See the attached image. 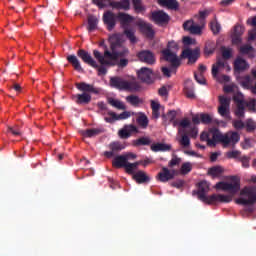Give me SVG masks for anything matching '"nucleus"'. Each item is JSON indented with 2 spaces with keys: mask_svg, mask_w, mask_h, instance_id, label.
<instances>
[{
  "mask_svg": "<svg viewBox=\"0 0 256 256\" xmlns=\"http://www.w3.org/2000/svg\"><path fill=\"white\" fill-rule=\"evenodd\" d=\"M200 140L207 142L209 147H216L217 142L222 143L223 147H228L229 145L235 146L240 140V135L236 131H230L226 134L214 131L212 139H210L209 133L204 131L200 134Z\"/></svg>",
  "mask_w": 256,
  "mask_h": 256,
  "instance_id": "1",
  "label": "nucleus"
},
{
  "mask_svg": "<svg viewBox=\"0 0 256 256\" xmlns=\"http://www.w3.org/2000/svg\"><path fill=\"white\" fill-rule=\"evenodd\" d=\"M197 188L198 190L196 193L198 200H201L208 205H216L217 203H230L233 201L232 195L212 194L207 196V193L209 192V183L206 180L200 181V183L197 184Z\"/></svg>",
  "mask_w": 256,
  "mask_h": 256,
  "instance_id": "2",
  "label": "nucleus"
},
{
  "mask_svg": "<svg viewBox=\"0 0 256 256\" xmlns=\"http://www.w3.org/2000/svg\"><path fill=\"white\" fill-rule=\"evenodd\" d=\"M111 52L109 50H105L104 54L106 59H111L116 61L117 59L126 57L129 55V49L122 47V35L121 34H113L109 38Z\"/></svg>",
  "mask_w": 256,
  "mask_h": 256,
  "instance_id": "3",
  "label": "nucleus"
},
{
  "mask_svg": "<svg viewBox=\"0 0 256 256\" xmlns=\"http://www.w3.org/2000/svg\"><path fill=\"white\" fill-rule=\"evenodd\" d=\"M76 89L83 92L81 94L74 95L75 103L78 105H88L92 100L90 93L99 95L101 92L100 88H96L93 84H87L86 82L76 83Z\"/></svg>",
  "mask_w": 256,
  "mask_h": 256,
  "instance_id": "4",
  "label": "nucleus"
},
{
  "mask_svg": "<svg viewBox=\"0 0 256 256\" xmlns=\"http://www.w3.org/2000/svg\"><path fill=\"white\" fill-rule=\"evenodd\" d=\"M109 83H110V87H113L114 89L120 90V91L135 93L140 90V85L138 81H135V80L127 81L118 76L110 78Z\"/></svg>",
  "mask_w": 256,
  "mask_h": 256,
  "instance_id": "5",
  "label": "nucleus"
},
{
  "mask_svg": "<svg viewBox=\"0 0 256 256\" xmlns=\"http://www.w3.org/2000/svg\"><path fill=\"white\" fill-rule=\"evenodd\" d=\"M118 21L120 22V26L124 30L123 34L126 35L128 40H130V43L136 44L138 42V39L135 36V31L133 29L128 28L129 24H131L134 21L133 16L123 12H119Z\"/></svg>",
  "mask_w": 256,
  "mask_h": 256,
  "instance_id": "6",
  "label": "nucleus"
},
{
  "mask_svg": "<svg viewBox=\"0 0 256 256\" xmlns=\"http://www.w3.org/2000/svg\"><path fill=\"white\" fill-rule=\"evenodd\" d=\"M93 56L96 58L98 63H100L102 66H107V67H115L118 66L119 68L123 69L129 65V59L127 58H120L118 61V58L116 60H113L111 58L105 57V54L103 55L100 53V51L94 50L93 51Z\"/></svg>",
  "mask_w": 256,
  "mask_h": 256,
  "instance_id": "7",
  "label": "nucleus"
},
{
  "mask_svg": "<svg viewBox=\"0 0 256 256\" xmlns=\"http://www.w3.org/2000/svg\"><path fill=\"white\" fill-rule=\"evenodd\" d=\"M241 196L248 197L246 198H238L236 199V204L243 205V206H249L256 203V188L255 187H249L244 188L240 192Z\"/></svg>",
  "mask_w": 256,
  "mask_h": 256,
  "instance_id": "8",
  "label": "nucleus"
},
{
  "mask_svg": "<svg viewBox=\"0 0 256 256\" xmlns=\"http://www.w3.org/2000/svg\"><path fill=\"white\" fill-rule=\"evenodd\" d=\"M137 77L142 83L151 85L156 81V74L151 68L143 67L137 71Z\"/></svg>",
  "mask_w": 256,
  "mask_h": 256,
  "instance_id": "9",
  "label": "nucleus"
},
{
  "mask_svg": "<svg viewBox=\"0 0 256 256\" xmlns=\"http://www.w3.org/2000/svg\"><path fill=\"white\" fill-rule=\"evenodd\" d=\"M232 181H234V183H227V182L221 181V182L215 184V189L228 191L232 195H234V194L238 193V191L240 190V182L235 177L232 178Z\"/></svg>",
  "mask_w": 256,
  "mask_h": 256,
  "instance_id": "10",
  "label": "nucleus"
},
{
  "mask_svg": "<svg viewBox=\"0 0 256 256\" xmlns=\"http://www.w3.org/2000/svg\"><path fill=\"white\" fill-rule=\"evenodd\" d=\"M162 56L165 61L170 63L172 69H178L181 67V58H178L177 54L169 49L162 50Z\"/></svg>",
  "mask_w": 256,
  "mask_h": 256,
  "instance_id": "11",
  "label": "nucleus"
},
{
  "mask_svg": "<svg viewBox=\"0 0 256 256\" xmlns=\"http://www.w3.org/2000/svg\"><path fill=\"white\" fill-rule=\"evenodd\" d=\"M252 76H245L241 81V86L250 90L253 94H256V69H252Z\"/></svg>",
  "mask_w": 256,
  "mask_h": 256,
  "instance_id": "12",
  "label": "nucleus"
},
{
  "mask_svg": "<svg viewBox=\"0 0 256 256\" xmlns=\"http://www.w3.org/2000/svg\"><path fill=\"white\" fill-rule=\"evenodd\" d=\"M150 19L158 26H164L169 24L170 17L164 11H153Z\"/></svg>",
  "mask_w": 256,
  "mask_h": 256,
  "instance_id": "13",
  "label": "nucleus"
},
{
  "mask_svg": "<svg viewBox=\"0 0 256 256\" xmlns=\"http://www.w3.org/2000/svg\"><path fill=\"white\" fill-rule=\"evenodd\" d=\"M118 19V14H114L111 11H106L104 15L102 16V21H104V24L107 27V31H113V29L116 27Z\"/></svg>",
  "mask_w": 256,
  "mask_h": 256,
  "instance_id": "14",
  "label": "nucleus"
},
{
  "mask_svg": "<svg viewBox=\"0 0 256 256\" xmlns=\"http://www.w3.org/2000/svg\"><path fill=\"white\" fill-rule=\"evenodd\" d=\"M137 58L141 63H146L150 66L156 63L155 54L149 50H142L141 52L137 53Z\"/></svg>",
  "mask_w": 256,
  "mask_h": 256,
  "instance_id": "15",
  "label": "nucleus"
},
{
  "mask_svg": "<svg viewBox=\"0 0 256 256\" xmlns=\"http://www.w3.org/2000/svg\"><path fill=\"white\" fill-rule=\"evenodd\" d=\"M77 55L81 59V61H83L88 66L93 68H99V64H97V62L92 58L91 54L88 51L84 49H79Z\"/></svg>",
  "mask_w": 256,
  "mask_h": 256,
  "instance_id": "16",
  "label": "nucleus"
},
{
  "mask_svg": "<svg viewBox=\"0 0 256 256\" xmlns=\"http://www.w3.org/2000/svg\"><path fill=\"white\" fill-rule=\"evenodd\" d=\"M133 133H139L138 128L134 124L125 125L123 129L118 131L120 139L123 140L129 139Z\"/></svg>",
  "mask_w": 256,
  "mask_h": 256,
  "instance_id": "17",
  "label": "nucleus"
},
{
  "mask_svg": "<svg viewBox=\"0 0 256 256\" xmlns=\"http://www.w3.org/2000/svg\"><path fill=\"white\" fill-rule=\"evenodd\" d=\"M175 177V170H169L168 168L163 167L161 172L158 173L157 179L161 183H167L170 180H173Z\"/></svg>",
  "mask_w": 256,
  "mask_h": 256,
  "instance_id": "18",
  "label": "nucleus"
},
{
  "mask_svg": "<svg viewBox=\"0 0 256 256\" xmlns=\"http://www.w3.org/2000/svg\"><path fill=\"white\" fill-rule=\"evenodd\" d=\"M137 27H139L141 33L144 34L146 38L153 39L155 37V31H153L151 24L139 21L137 22Z\"/></svg>",
  "mask_w": 256,
  "mask_h": 256,
  "instance_id": "19",
  "label": "nucleus"
},
{
  "mask_svg": "<svg viewBox=\"0 0 256 256\" xmlns=\"http://www.w3.org/2000/svg\"><path fill=\"white\" fill-rule=\"evenodd\" d=\"M109 149L111 151H105L104 152V156L107 159H110V158L114 157V153H118V152L124 150L125 146L123 144H121V142H119V141H114V142H111L109 144Z\"/></svg>",
  "mask_w": 256,
  "mask_h": 256,
  "instance_id": "20",
  "label": "nucleus"
},
{
  "mask_svg": "<svg viewBox=\"0 0 256 256\" xmlns=\"http://www.w3.org/2000/svg\"><path fill=\"white\" fill-rule=\"evenodd\" d=\"M182 57L188 59L189 63H196L197 59H199V51L187 48L182 51Z\"/></svg>",
  "mask_w": 256,
  "mask_h": 256,
  "instance_id": "21",
  "label": "nucleus"
},
{
  "mask_svg": "<svg viewBox=\"0 0 256 256\" xmlns=\"http://www.w3.org/2000/svg\"><path fill=\"white\" fill-rule=\"evenodd\" d=\"M132 179L135 180L137 184L149 183L151 181V178H149L147 173H145L143 170H139L133 174Z\"/></svg>",
  "mask_w": 256,
  "mask_h": 256,
  "instance_id": "22",
  "label": "nucleus"
},
{
  "mask_svg": "<svg viewBox=\"0 0 256 256\" xmlns=\"http://www.w3.org/2000/svg\"><path fill=\"white\" fill-rule=\"evenodd\" d=\"M66 60L71 64L72 67H74L75 71H78L79 73L84 72L82 65L80 64V61L76 55L70 54L67 56Z\"/></svg>",
  "mask_w": 256,
  "mask_h": 256,
  "instance_id": "23",
  "label": "nucleus"
},
{
  "mask_svg": "<svg viewBox=\"0 0 256 256\" xmlns=\"http://www.w3.org/2000/svg\"><path fill=\"white\" fill-rule=\"evenodd\" d=\"M158 4L162 7H167L169 10L177 11L179 9L177 0H158Z\"/></svg>",
  "mask_w": 256,
  "mask_h": 256,
  "instance_id": "24",
  "label": "nucleus"
},
{
  "mask_svg": "<svg viewBox=\"0 0 256 256\" xmlns=\"http://www.w3.org/2000/svg\"><path fill=\"white\" fill-rule=\"evenodd\" d=\"M239 52L243 55H248L250 59L256 57V50L249 44H245L240 47Z\"/></svg>",
  "mask_w": 256,
  "mask_h": 256,
  "instance_id": "25",
  "label": "nucleus"
},
{
  "mask_svg": "<svg viewBox=\"0 0 256 256\" xmlns=\"http://www.w3.org/2000/svg\"><path fill=\"white\" fill-rule=\"evenodd\" d=\"M248 68L247 61L243 58H236L234 61V70L237 72L246 71Z\"/></svg>",
  "mask_w": 256,
  "mask_h": 256,
  "instance_id": "26",
  "label": "nucleus"
},
{
  "mask_svg": "<svg viewBox=\"0 0 256 256\" xmlns=\"http://www.w3.org/2000/svg\"><path fill=\"white\" fill-rule=\"evenodd\" d=\"M128 163H129V160L127 159V157L125 155H119L114 158L113 167L118 168V169L123 168V166H125Z\"/></svg>",
  "mask_w": 256,
  "mask_h": 256,
  "instance_id": "27",
  "label": "nucleus"
},
{
  "mask_svg": "<svg viewBox=\"0 0 256 256\" xmlns=\"http://www.w3.org/2000/svg\"><path fill=\"white\" fill-rule=\"evenodd\" d=\"M150 150H152L155 153L168 152L171 150V145L163 143L152 144V146H150Z\"/></svg>",
  "mask_w": 256,
  "mask_h": 256,
  "instance_id": "28",
  "label": "nucleus"
},
{
  "mask_svg": "<svg viewBox=\"0 0 256 256\" xmlns=\"http://www.w3.org/2000/svg\"><path fill=\"white\" fill-rule=\"evenodd\" d=\"M111 7L118 10L129 11L130 10V0H122V2H111Z\"/></svg>",
  "mask_w": 256,
  "mask_h": 256,
  "instance_id": "29",
  "label": "nucleus"
},
{
  "mask_svg": "<svg viewBox=\"0 0 256 256\" xmlns=\"http://www.w3.org/2000/svg\"><path fill=\"white\" fill-rule=\"evenodd\" d=\"M101 133H104L103 128H92V129H87L83 131L82 135L84 137L92 138V137L99 136Z\"/></svg>",
  "mask_w": 256,
  "mask_h": 256,
  "instance_id": "30",
  "label": "nucleus"
},
{
  "mask_svg": "<svg viewBox=\"0 0 256 256\" xmlns=\"http://www.w3.org/2000/svg\"><path fill=\"white\" fill-rule=\"evenodd\" d=\"M142 164V161H137L135 163H127L125 165L122 166V168L126 169V173L133 175L135 174V170L138 169L139 165Z\"/></svg>",
  "mask_w": 256,
  "mask_h": 256,
  "instance_id": "31",
  "label": "nucleus"
},
{
  "mask_svg": "<svg viewBox=\"0 0 256 256\" xmlns=\"http://www.w3.org/2000/svg\"><path fill=\"white\" fill-rule=\"evenodd\" d=\"M184 94H186V97L189 99H194V84L191 81L186 82V86L184 87Z\"/></svg>",
  "mask_w": 256,
  "mask_h": 256,
  "instance_id": "32",
  "label": "nucleus"
},
{
  "mask_svg": "<svg viewBox=\"0 0 256 256\" xmlns=\"http://www.w3.org/2000/svg\"><path fill=\"white\" fill-rule=\"evenodd\" d=\"M151 143H152V141H151V138H149V137H141L137 140L132 141V144L135 147L149 146V145H151Z\"/></svg>",
  "mask_w": 256,
  "mask_h": 256,
  "instance_id": "33",
  "label": "nucleus"
},
{
  "mask_svg": "<svg viewBox=\"0 0 256 256\" xmlns=\"http://www.w3.org/2000/svg\"><path fill=\"white\" fill-rule=\"evenodd\" d=\"M136 122H137V124H139V126L142 129H147V127L149 125V120L147 118V115H145L144 113H140L139 116H137Z\"/></svg>",
  "mask_w": 256,
  "mask_h": 256,
  "instance_id": "34",
  "label": "nucleus"
},
{
  "mask_svg": "<svg viewBox=\"0 0 256 256\" xmlns=\"http://www.w3.org/2000/svg\"><path fill=\"white\" fill-rule=\"evenodd\" d=\"M126 102L130 103L131 106H133V107H137L143 103L142 99H140L138 96H136L134 94L128 95L126 97Z\"/></svg>",
  "mask_w": 256,
  "mask_h": 256,
  "instance_id": "35",
  "label": "nucleus"
},
{
  "mask_svg": "<svg viewBox=\"0 0 256 256\" xmlns=\"http://www.w3.org/2000/svg\"><path fill=\"white\" fill-rule=\"evenodd\" d=\"M218 113L226 120H231L230 116V106H219Z\"/></svg>",
  "mask_w": 256,
  "mask_h": 256,
  "instance_id": "36",
  "label": "nucleus"
},
{
  "mask_svg": "<svg viewBox=\"0 0 256 256\" xmlns=\"http://www.w3.org/2000/svg\"><path fill=\"white\" fill-rule=\"evenodd\" d=\"M98 23H99V20L95 16H89L88 17V31L89 32L95 31Z\"/></svg>",
  "mask_w": 256,
  "mask_h": 256,
  "instance_id": "37",
  "label": "nucleus"
},
{
  "mask_svg": "<svg viewBox=\"0 0 256 256\" xmlns=\"http://www.w3.org/2000/svg\"><path fill=\"white\" fill-rule=\"evenodd\" d=\"M109 104L118 110H126V105L123 104L122 101H119V100H116L113 98H109Z\"/></svg>",
  "mask_w": 256,
  "mask_h": 256,
  "instance_id": "38",
  "label": "nucleus"
},
{
  "mask_svg": "<svg viewBox=\"0 0 256 256\" xmlns=\"http://www.w3.org/2000/svg\"><path fill=\"white\" fill-rule=\"evenodd\" d=\"M132 5L136 13H142L143 11H145V7L142 4V0H132Z\"/></svg>",
  "mask_w": 256,
  "mask_h": 256,
  "instance_id": "39",
  "label": "nucleus"
},
{
  "mask_svg": "<svg viewBox=\"0 0 256 256\" xmlns=\"http://www.w3.org/2000/svg\"><path fill=\"white\" fill-rule=\"evenodd\" d=\"M210 30H212L214 35H218L221 32V24L217 20L210 22Z\"/></svg>",
  "mask_w": 256,
  "mask_h": 256,
  "instance_id": "40",
  "label": "nucleus"
},
{
  "mask_svg": "<svg viewBox=\"0 0 256 256\" xmlns=\"http://www.w3.org/2000/svg\"><path fill=\"white\" fill-rule=\"evenodd\" d=\"M221 67L222 68L225 67V62L222 61V60H218L217 63L214 64L213 67H212V76L213 77H217L218 69L221 68Z\"/></svg>",
  "mask_w": 256,
  "mask_h": 256,
  "instance_id": "41",
  "label": "nucleus"
},
{
  "mask_svg": "<svg viewBox=\"0 0 256 256\" xmlns=\"http://www.w3.org/2000/svg\"><path fill=\"white\" fill-rule=\"evenodd\" d=\"M222 57L224 60H229L233 54V49L226 48L225 46L221 47Z\"/></svg>",
  "mask_w": 256,
  "mask_h": 256,
  "instance_id": "42",
  "label": "nucleus"
},
{
  "mask_svg": "<svg viewBox=\"0 0 256 256\" xmlns=\"http://www.w3.org/2000/svg\"><path fill=\"white\" fill-rule=\"evenodd\" d=\"M211 14V10H204V11H199L198 15L196 16L198 20H200V24H204L205 19Z\"/></svg>",
  "mask_w": 256,
  "mask_h": 256,
  "instance_id": "43",
  "label": "nucleus"
},
{
  "mask_svg": "<svg viewBox=\"0 0 256 256\" xmlns=\"http://www.w3.org/2000/svg\"><path fill=\"white\" fill-rule=\"evenodd\" d=\"M192 171V164L190 162H186L182 164V167L180 168V173L182 175H187Z\"/></svg>",
  "mask_w": 256,
  "mask_h": 256,
  "instance_id": "44",
  "label": "nucleus"
},
{
  "mask_svg": "<svg viewBox=\"0 0 256 256\" xmlns=\"http://www.w3.org/2000/svg\"><path fill=\"white\" fill-rule=\"evenodd\" d=\"M236 105H246V101H244V97L242 93H236L232 98Z\"/></svg>",
  "mask_w": 256,
  "mask_h": 256,
  "instance_id": "45",
  "label": "nucleus"
},
{
  "mask_svg": "<svg viewBox=\"0 0 256 256\" xmlns=\"http://www.w3.org/2000/svg\"><path fill=\"white\" fill-rule=\"evenodd\" d=\"M203 30V27L200 25H195L192 28H190L189 30H186L187 32H189V34L192 35H201Z\"/></svg>",
  "mask_w": 256,
  "mask_h": 256,
  "instance_id": "46",
  "label": "nucleus"
},
{
  "mask_svg": "<svg viewBox=\"0 0 256 256\" xmlns=\"http://www.w3.org/2000/svg\"><path fill=\"white\" fill-rule=\"evenodd\" d=\"M245 104L236 105L235 116L238 118H244Z\"/></svg>",
  "mask_w": 256,
  "mask_h": 256,
  "instance_id": "47",
  "label": "nucleus"
},
{
  "mask_svg": "<svg viewBox=\"0 0 256 256\" xmlns=\"http://www.w3.org/2000/svg\"><path fill=\"white\" fill-rule=\"evenodd\" d=\"M181 158H178L177 156L172 157V159L168 162V167L174 168L181 164Z\"/></svg>",
  "mask_w": 256,
  "mask_h": 256,
  "instance_id": "48",
  "label": "nucleus"
},
{
  "mask_svg": "<svg viewBox=\"0 0 256 256\" xmlns=\"http://www.w3.org/2000/svg\"><path fill=\"white\" fill-rule=\"evenodd\" d=\"M208 173L209 175L213 176V177H218L221 175L222 173V168L221 167H213V168H210L208 170Z\"/></svg>",
  "mask_w": 256,
  "mask_h": 256,
  "instance_id": "49",
  "label": "nucleus"
},
{
  "mask_svg": "<svg viewBox=\"0 0 256 256\" xmlns=\"http://www.w3.org/2000/svg\"><path fill=\"white\" fill-rule=\"evenodd\" d=\"M201 123L208 125L212 123V117L209 114H201L200 115Z\"/></svg>",
  "mask_w": 256,
  "mask_h": 256,
  "instance_id": "50",
  "label": "nucleus"
},
{
  "mask_svg": "<svg viewBox=\"0 0 256 256\" xmlns=\"http://www.w3.org/2000/svg\"><path fill=\"white\" fill-rule=\"evenodd\" d=\"M177 70V68H168V67H162L161 68V71H162V73H163V76H165V77H171V73H175V71Z\"/></svg>",
  "mask_w": 256,
  "mask_h": 256,
  "instance_id": "51",
  "label": "nucleus"
},
{
  "mask_svg": "<svg viewBox=\"0 0 256 256\" xmlns=\"http://www.w3.org/2000/svg\"><path fill=\"white\" fill-rule=\"evenodd\" d=\"M232 126L236 130H243L244 127H246V125L244 124V122L242 120H234V121H232Z\"/></svg>",
  "mask_w": 256,
  "mask_h": 256,
  "instance_id": "52",
  "label": "nucleus"
},
{
  "mask_svg": "<svg viewBox=\"0 0 256 256\" xmlns=\"http://www.w3.org/2000/svg\"><path fill=\"white\" fill-rule=\"evenodd\" d=\"M219 107H230V99L225 96H219Z\"/></svg>",
  "mask_w": 256,
  "mask_h": 256,
  "instance_id": "53",
  "label": "nucleus"
},
{
  "mask_svg": "<svg viewBox=\"0 0 256 256\" xmlns=\"http://www.w3.org/2000/svg\"><path fill=\"white\" fill-rule=\"evenodd\" d=\"M108 114H109L110 117H105V122L106 123H114V122L119 120V119H117L116 112H109Z\"/></svg>",
  "mask_w": 256,
  "mask_h": 256,
  "instance_id": "54",
  "label": "nucleus"
},
{
  "mask_svg": "<svg viewBox=\"0 0 256 256\" xmlns=\"http://www.w3.org/2000/svg\"><path fill=\"white\" fill-rule=\"evenodd\" d=\"M131 117L130 111H123L121 114H116V120H127Z\"/></svg>",
  "mask_w": 256,
  "mask_h": 256,
  "instance_id": "55",
  "label": "nucleus"
},
{
  "mask_svg": "<svg viewBox=\"0 0 256 256\" xmlns=\"http://www.w3.org/2000/svg\"><path fill=\"white\" fill-rule=\"evenodd\" d=\"M244 34V27L242 25H236L234 27V33L232 36H242Z\"/></svg>",
  "mask_w": 256,
  "mask_h": 256,
  "instance_id": "56",
  "label": "nucleus"
},
{
  "mask_svg": "<svg viewBox=\"0 0 256 256\" xmlns=\"http://www.w3.org/2000/svg\"><path fill=\"white\" fill-rule=\"evenodd\" d=\"M195 26H197V24H195L194 20L191 19V20H187L184 22L183 29H184V31H187Z\"/></svg>",
  "mask_w": 256,
  "mask_h": 256,
  "instance_id": "57",
  "label": "nucleus"
},
{
  "mask_svg": "<svg viewBox=\"0 0 256 256\" xmlns=\"http://www.w3.org/2000/svg\"><path fill=\"white\" fill-rule=\"evenodd\" d=\"M180 144L183 147H189L190 146V138L187 136V134L182 135V139H180Z\"/></svg>",
  "mask_w": 256,
  "mask_h": 256,
  "instance_id": "58",
  "label": "nucleus"
},
{
  "mask_svg": "<svg viewBox=\"0 0 256 256\" xmlns=\"http://www.w3.org/2000/svg\"><path fill=\"white\" fill-rule=\"evenodd\" d=\"M247 132H252L256 129V123L252 121L251 119L247 120V124L245 125Z\"/></svg>",
  "mask_w": 256,
  "mask_h": 256,
  "instance_id": "59",
  "label": "nucleus"
},
{
  "mask_svg": "<svg viewBox=\"0 0 256 256\" xmlns=\"http://www.w3.org/2000/svg\"><path fill=\"white\" fill-rule=\"evenodd\" d=\"M245 107H248L249 110L256 111V99L245 102Z\"/></svg>",
  "mask_w": 256,
  "mask_h": 256,
  "instance_id": "60",
  "label": "nucleus"
},
{
  "mask_svg": "<svg viewBox=\"0 0 256 256\" xmlns=\"http://www.w3.org/2000/svg\"><path fill=\"white\" fill-rule=\"evenodd\" d=\"M240 155V152L239 151H228L226 153V157L228 159H237Z\"/></svg>",
  "mask_w": 256,
  "mask_h": 256,
  "instance_id": "61",
  "label": "nucleus"
},
{
  "mask_svg": "<svg viewBox=\"0 0 256 256\" xmlns=\"http://www.w3.org/2000/svg\"><path fill=\"white\" fill-rule=\"evenodd\" d=\"M177 118V111L171 110L167 112V119L169 121H174Z\"/></svg>",
  "mask_w": 256,
  "mask_h": 256,
  "instance_id": "62",
  "label": "nucleus"
},
{
  "mask_svg": "<svg viewBox=\"0 0 256 256\" xmlns=\"http://www.w3.org/2000/svg\"><path fill=\"white\" fill-rule=\"evenodd\" d=\"M239 161L241 162V165L244 168H248L249 167V158L247 156L240 157Z\"/></svg>",
  "mask_w": 256,
  "mask_h": 256,
  "instance_id": "63",
  "label": "nucleus"
},
{
  "mask_svg": "<svg viewBox=\"0 0 256 256\" xmlns=\"http://www.w3.org/2000/svg\"><path fill=\"white\" fill-rule=\"evenodd\" d=\"M195 80L198 84L204 85L205 84V78L203 74H196L195 73Z\"/></svg>",
  "mask_w": 256,
  "mask_h": 256,
  "instance_id": "64",
  "label": "nucleus"
}]
</instances>
